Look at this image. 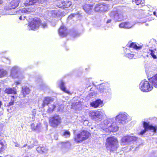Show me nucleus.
I'll list each match as a JSON object with an SVG mask.
<instances>
[{
	"label": "nucleus",
	"instance_id": "obj_1",
	"mask_svg": "<svg viewBox=\"0 0 157 157\" xmlns=\"http://www.w3.org/2000/svg\"><path fill=\"white\" fill-rule=\"evenodd\" d=\"M105 146L107 152H114L119 147L118 141L114 136L109 137L106 139Z\"/></svg>",
	"mask_w": 157,
	"mask_h": 157
},
{
	"label": "nucleus",
	"instance_id": "obj_2",
	"mask_svg": "<svg viewBox=\"0 0 157 157\" xmlns=\"http://www.w3.org/2000/svg\"><path fill=\"white\" fill-rule=\"evenodd\" d=\"M91 134L87 131L83 130L76 134L74 137V141L76 143H80L89 138Z\"/></svg>",
	"mask_w": 157,
	"mask_h": 157
},
{
	"label": "nucleus",
	"instance_id": "obj_3",
	"mask_svg": "<svg viewBox=\"0 0 157 157\" xmlns=\"http://www.w3.org/2000/svg\"><path fill=\"white\" fill-rule=\"evenodd\" d=\"M139 88L143 92H148L152 90L153 87L148 81L144 80L140 83Z\"/></svg>",
	"mask_w": 157,
	"mask_h": 157
},
{
	"label": "nucleus",
	"instance_id": "obj_4",
	"mask_svg": "<svg viewBox=\"0 0 157 157\" xmlns=\"http://www.w3.org/2000/svg\"><path fill=\"white\" fill-rule=\"evenodd\" d=\"M61 118L59 115H56L50 117L49 122L50 125L53 127H56L61 122Z\"/></svg>",
	"mask_w": 157,
	"mask_h": 157
},
{
	"label": "nucleus",
	"instance_id": "obj_5",
	"mask_svg": "<svg viewBox=\"0 0 157 157\" xmlns=\"http://www.w3.org/2000/svg\"><path fill=\"white\" fill-rule=\"evenodd\" d=\"M41 22V20L39 18L35 17L32 19L28 26L31 30H35L40 27Z\"/></svg>",
	"mask_w": 157,
	"mask_h": 157
},
{
	"label": "nucleus",
	"instance_id": "obj_6",
	"mask_svg": "<svg viewBox=\"0 0 157 157\" xmlns=\"http://www.w3.org/2000/svg\"><path fill=\"white\" fill-rule=\"evenodd\" d=\"M143 126L144 128V129L142 130L140 132L139 134L143 135L148 130H152L154 132H155L157 130V127L156 126H153L152 125L149 124V122L144 121L143 123Z\"/></svg>",
	"mask_w": 157,
	"mask_h": 157
},
{
	"label": "nucleus",
	"instance_id": "obj_7",
	"mask_svg": "<svg viewBox=\"0 0 157 157\" xmlns=\"http://www.w3.org/2000/svg\"><path fill=\"white\" fill-rule=\"evenodd\" d=\"M138 137L132 135H127L123 136L121 139V142L127 144H132L136 141Z\"/></svg>",
	"mask_w": 157,
	"mask_h": 157
},
{
	"label": "nucleus",
	"instance_id": "obj_8",
	"mask_svg": "<svg viewBox=\"0 0 157 157\" xmlns=\"http://www.w3.org/2000/svg\"><path fill=\"white\" fill-rule=\"evenodd\" d=\"M72 5V2L69 0H65L63 1L58 0L56 4V6L59 8L62 9H66L70 7Z\"/></svg>",
	"mask_w": 157,
	"mask_h": 157
},
{
	"label": "nucleus",
	"instance_id": "obj_9",
	"mask_svg": "<svg viewBox=\"0 0 157 157\" xmlns=\"http://www.w3.org/2000/svg\"><path fill=\"white\" fill-rule=\"evenodd\" d=\"M145 6L144 4L142 5L141 7H139L135 10V13L137 16L141 18H145L148 16L146 12L147 11L144 8Z\"/></svg>",
	"mask_w": 157,
	"mask_h": 157
},
{
	"label": "nucleus",
	"instance_id": "obj_10",
	"mask_svg": "<svg viewBox=\"0 0 157 157\" xmlns=\"http://www.w3.org/2000/svg\"><path fill=\"white\" fill-rule=\"evenodd\" d=\"M89 116L93 120L100 119L103 113L102 112L99 110H90L89 113Z\"/></svg>",
	"mask_w": 157,
	"mask_h": 157
},
{
	"label": "nucleus",
	"instance_id": "obj_11",
	"mask_svg": "<svg viewBox=\"0 0 157 157\" xmlns=\"http://www.w3.org/2000/svg\"><path fill=\"white\" fill-rule=\"evenodd\" d=\"M20 2V0H12L9 5L5 6V9L6 10L15 9L18 6Z\"/></svg>",
	"mask_w": 157,
	"mask_h": 157
},
{
	"label": "nucleus",
	"instance_id": "obj_12",
	"mask_svg": "<svg viewBox=\"0 0 157 157\" xmlns=\"http://www.w3.org/2000/svg\"><path fill=\"white\" fill-rule=\"evenodd\" d=\"M59 35L62 37H66L68 34L67 30L64 25L61 26L58 30Z\"/></svg>",
	"mask_w": 157,
	"mask_h": 157
},
{
	"label": "nucleus",
	"instance_id": "obj_13",
	"mask_svg": "<svg viewBox=\"0 0 157 157\" xmlns=\"http://www.w3.org/2000/svg\"><path fill=\"white\" fill-rule=\"evenodd\" d=\"M31 90L27 87H22L21 93L19 95L20 98H23L26 97L27 95L29 94L30 93Z\"/></svg>",
	"mask_w": 157,
	"mask_h": 157
},
{
	"label": "nucleus",
	"instance_id": "obj_14",
	"mask_svg": "<svg viewBox=\"0 0 157 157\" xmlns=\"http://www.w3.org/2000/svg\"><path fill=\"white\" fill-rule=\"evenodd\" d=\"M127 119V116L124 113H120L116 117V121L120 123H125Z\"/></svg>",
	"mask_w": 157,
	"mask_h": 157
},
{
	"label": "nucleus",
	"instance_id": "obj_15",
	"mask_svg": "<svg viewBox=\"0 0 157 157\" xmlns=\"http://www.w3.org/2000/svg\"><path fill=\"white\" fill-rule=\"evenodd\" d=\"M54 98L50 97H45L42 101L41 105L42 107L44 108L45 106L48 105L51 102L53 101Z\"/></svg>",
	"mask_w": 157,
	"mask_h": 157
},
{
	"label": "nucleus",
	"instance_id": "obj_16",
	"mask_svg": "<svg viewBox=\"0 0 157 157\" xmlns=\"http://www.w3.org/2000/svg\"><path fill=\"white\" fill-rule=\"evenodd\" d=\"M110 16L116 18L119 21H121L123 19L122 15L117 11L111 12L110 13Z\"/></svg>",
	"mask_w": 157,
	"mask_h": 157
},
{
	"label": "nucleus",
	"instance_id": "obj_17",
	"mask_svg": "<svg viewBox=\"0 0 157 157\" xmlns=\"http://www.w3.org/2000/svg\"><path fill=\"white\" fill-rule=\"evenodd\" d=\"M10 97V101L7 105V106L8 107L13 106L16 103V101L18 97L17 95H11Z\"/></svg>",
	"mask_w": 157,
	"mask_h": 157
},
{
	"label": "nucleus",
	"instance_id": "obj_18",
	"mask_svg": "<svg viewBox=\"0 0 157 157\" xmlns=\"http://www.w3.org/2000/svg\"><path fill=\"white\" fill-rule=\"evenodd\" d=\"M4 92L8 94H13L14 95H17V91L14 87L8 88L5 89Z\"/></svg>",
	"mask_w": 157,
	"mask_h": 157
},
{
	"label": "nucleus",
	"instance_id": "obj_19",
	"mask_svg": "<svg viewBox=\"0 0 157 157\" xmlns=\"http://www.w3.org/2000/svg\"><path fill=\"white\" fill-rule=\"evenodd\" d=\"M131 42V41H129L127 44L126 46L127 47L133 48L136 50L140 49L142 48L141 46H137L136 43Z\"/></svg>",
	"mask_w": 157,
	"mask_h": 157
},
{
	"label": "nucleus",
	"instance_id": "obj_20",
	"mask_svg": "<svg viewBox=\"0 0 157 157\" xmlns=\"http://www.w3.org/2000/svg\"><path fill=\"white\" fill-rule=\"evenodd\" d=\"M93 7V5L86 4L83 5V8L87 13H90L92 11Z\"/></svg>",
	"mask_w": 157,
	"mask_h": 157
},
{
	"label": "nucleus",
	"instance_id": "obj_21",
	"mask_svg": "<svg viewBox=\"0 0 157 157\" xmlns=\"http://www.w3.org/2000/svg\"><path fill=\"white\" fill-rule=\"evenodd\" d=\"M152 85L155 88H157V73L149 79Z\"/></svg>",
	"mask_w": 157,
	"mask_h": 157
},
{
	"label": "nucleus",
	"instance_id": "obj_22",
	"mask_svg": "<svg viewBox=\"0 0 157 157\" xmlns=\"http://www.w3.org/2000/svg\"><path fill=\"white\" fill-rule=\"evenodd\" d=\"M105 6L102 4H97L95 5L94 10L95 11H102L105 10Z\"/></svg>",
	"mask_w": 157,
	"mask_h": 157
},
{
	"label": "nucleus",
	"instance_id": "obj_23",
	"mask_svg": "<svg viewBox=\"0 0 157 157\" xmlns=\"http://www.w3.org/2000/svg\"><path fill=\"white\" fill-rule=\"evenodd\" d=\"M59 86L60 89L65 93L68 94H70V92L69 91L66 89L64 83L63 82L62 80L60 81L59 85Z\"/></svg>",
	"mask_w": 157,
	"mask_h": 157
},
{
	"label": "nucleus",
	"instance_id": "obj_24",
	"mask_svg": "<svg viewBox=\"0 0 157 157\" xmlns=\"http://www.w3.org/2000/svg\"><path fill=\"white\" fill-rule=\"evenodd\" d=\"M6 148V144L5 141L2 140H0V153L3 152Z\"/></svg>",
	"mask_w": 157,
	"mask_h": 157
},
{
	"label": "nucleus",
	"instance_id": "obj_25",
	"mask_svg": "<svg viewBox=\"0 0 157 157\" xmlns=\"http://www.w3.org/2000/svg\"><path fill=\"white\" fill-rule=\"evenodd\" d=\"M101 102L102 101L100 99H98L91 103L90 105L92 107L96 108L99 105Z\"/></svg>",
	"mask_w": 157,
	"mask_h": 157
},
{
	"label": "nucleus",
	"instance_id": "obj_26",
	"mask_svg": "<svg viewBox=\"0 0 157 157\" xmlns=\"http://www.w3.org/2000/svg\"><path fill=\"white\" fill-rule=\"evenodd\" d=\"M56 108V106L54 104H52L48 106V108L47 110V113H52Z\"/></svg>",
	"mask_w": 157,
	"mask_h": 157
},
{
	"label": "nucleus",
	"instance_id": "obj_27",
	"mask_svg": "<svg viewBox=\"0 0 157 157\" xmlns=\"http://www.w3.org/2000/svg\"><path fill=\"white\" fill-rule=\"evenodd\" d=\"M119 27L121 28L128 29L131 27V25L128 22H122L119 25Z\"/></svg>",
	"mask_w": 157,
	"mask_h": 157
},
{
	"label": "nucleus",
	"instance_id": "obj_28",
	"mask_svg": "<svg viewBox=\"0 0 157 157\" xmlns=\"http://www.w3.org/2000/svg\"><path fill=\"white\" fill-rule=\"evenodd\" d=\"M40 123H38L36 125H35V124L34 123L31 124L30 125L31 129L33 131L38 130L40 128Z\"/></svg>",
	"mask_w": 157,
	"mask_h": 157
},
{
	"label": "nucleus",
	"instance_id": "obj_29",
	"mask_svg": "<svg viewBox=\"0 0 157 157\" xmlns=\"http://www.w3.org/2000/svg\"><path fill=\"white\" fill-rule=\"evenodd\" d=\"M36 0H26L24 3V5L25 6H27L33 5L35 3V2H33V1Z\"/></svg>",
	"mask_w": 157,
	"mask_h": 157
},
{
	"label": "nucleus",
	"instance_id": "obj_30",
	"mask_svg": "<svg viewBox=\"0 0 157 157\" xmlns=\"http://www.w3.org/2000/svg\"><path fill=\"white\" fill-rule=\"evenodd\" d=\"M149 54L150 55L152 58L154 59H157V57L155 54V52L153 50L151 49H147V53H149Z\"/></svg>",
	"mask_w": 157,
	"mask_h": 157
},
{
	"label": "nucleus",
	"instance_id": "obj_31",
	"mask_svg": "<svg viewBox=\"0 0 157 157\" xmlns=\"http://www.w3.org/2000/svg\"><path fill=\"white\" fill-rule=\"evenodd\" d=\"M111 126L112 128L111 130L113 132H116L118 130V127L117 125L115 122L113 123Z\"/></svg>",
	"mask_w": 157,
	"mask_h": 157
},
{
	"label": "nucleus",
	"instance_id": "obj_32",
	"mask_svg": "<svg viewBox=\"0 0 157 157\" xmlns=\"http://www.w3.org/2000/svg\"><path fill=\"white\" fill-rule=\"evenodd\" d=\"M7 71L3 69L0 68V78H2L6 75Z\"/></svg>",
	"mask_w": 157,
	"mask_h": 157
},
{
	"label": "nucleus",
	"instance_id": "obj_33",
	"mask_svg": "<svg viewBox=\"0 0 157 157\" xmlns=\"http://www.w3.org/2000/svg\"><path fill=\"white\" fill-rule=\"evenodd\" d=\"M36 149L38 152L41 153L45 152L46 151L45 148L43 147H38Z\"/></svg>",
	"mask_w": 157,
	"mask_h": 157
},
{
	"label": "nucleus",
	"instance_id": "obj_34",
	"mask_svg": "<svg viewBox=\"0 0 157 157\" xmlns=\"http://www.w3.org/2000/svg\"><path fill=\"white\" fill-rule=\"evenodd\" d=\"M70 135V132L68 130H64L63 133V136H65L66 137H69Z\"/></svg>",
	"mask_w": 157,
	"mask_h": 157
},
{
	"label": "nucleus",
	"instance_id": "obj_35",
	"mask_svg": "<svg viewBox=\"0 0 157 157\" xmlns=\"http://www.w3.org/2000/svg\"><path fill=\"white\" fill-rule=\"evenodd\" d=\"M133 2L135 3L136 5H138L140 4L142 5V4H144L142 0H132Z\"/></svg>",
	"mask_w": 157,
	"mask_h": 157
},
{
	"label": "nucleus",
	"instance_id": "obj_36",
	"mask_svg": "<svg viewBox=\"0 0 157 157\" xmlns=\"http://www.w3.org/2000/svg\"><path fill=\"white\" fill-rule=\"evenodd\" d=\"M125 56L130 59H132L134 56V55L133 54L128 53L125 55Z\"/></svg>",
	"mask_w": 157,
	"mask_h": 157
},
{
	"label": "nucleus",
	"instance_id": "obj_37",
	"mask_svg": "<svg viewBox=\"0 0 157 157\" xmlns=\"http://www.w3.org/2000/svg\"><path fill=\"white\" fill-rule=\"evenodd\" d=\"M32 119H33L34 120L35 119V116L36 114V111L35 109H34L32 111Z\"/></svg>",
	"mask_w": 157,
	"mask_h": 157
},
{
	"label": "nucleus",
	"instance_id": "obj_38",
	"mask_svg": "<svg viewBox=\"0 0 157 157\" xmlns=\"http://www.w3.org/2000/svg\"><path fill=\"white\" fill-rule=\"evenodd\" d=\"M40 25L43 28H44L47 27V24L45 22L42 23L41 22V24H40Z\"/></svg>",
	"mask_w": 157,
	"mask_h": 157
},
{
	"label": "nucleus",
	"instance_id": "obj_39",
	"mask_svg": "<svg viewBox=\"0 0 157 157\" xmlns=\"http://www.w3.org/2000/svg\"><path fill=\"white\" fill-rule=\"evenodd\" d=\"M149 53H147V51L146 52L144 51L143 52V56L144 57H148L149 56Z\"/></svg>",
	"mask_w": 157,
	"mask_h": 157
},
{
	"label": "nucleus",
	"instance_id": "obj_40",
	"mask_svg": "<svg viewBox=\"0 0 157 157\" xmlns=\"http://www.w3.org/2000/svg\"><path fill=\"white\" fill-rule=\"evenodd\" d=\"M61 144L63 146L67 144H68L69 145H70V144L69 141H67L65 142H62Z\"/></svg>",
	"mask_w": 157,
	"mask_h": 157
},
{
	"label": "nucleus",
	"instance_id": "obj_41",
	"mask_svg": "<svg viewBox=\"0 0 157 157\" xmlns=\"http://www.w3.org/2000/svg\"><path fill=\"white\" fill-rule=\"evenodd\" d=\"M21 83V82L18 81H16L14 83L15 84V85L16 86H17L19 84H20Z\"/></svg>",
	"mask_w": 157,
	"mask_h": 157
},
{
	"label": "nucleus",
	"instance_id": "obj_42",
	"mask_svg": "<svg viewBox=\"0 0 157 157\" xmlns=\"http://www.w3.org/2000/svg\"><path fill=\"white\" fill-rule=\"evenodd\" d=\"M111 19H108L106 21L107 23H109L111 22Z\"/></svg>",
	"mask_w": 157,
	"mask_h": 157
},
{
	"label": "nucleus",
	"instance_id": "obj_43",
	"mask_svg": "<svg viewBox=\"0 0 157 157\" xmlns=\"http://www.w3.org/2000/svg\"><path fill=\"white\" fill-rule=\"evenodd\" d=\"M4 2L3 0H0V5H2Z\"/></svg>",
	"mask_w": 157,
	"mask_h": 157
},
{
	"label": "nucleus",
	"instance_id": "obj_44",
	"mask_svg": "<svg viewBox=\"0 0 157 157\" xmlns=\"http://www.w3.org/2000/svg\"><path fill=\"white\" fill-rule=\"evenodd\" d=\"M2 105V102L1 101H0V108L1 107V106Z\"/></svg>",
	"mask_w": 157,
	"mask_h": 157
},
{
	"label": "nucleus",
	"instance_id": "obj_45",
	"mask_svg": "<svg viewBox=\"0 0 157 157\" xmlns=\"http://www.w3.org/2000/svg\"><path fill=\"white\" fill-rule=\"evenodd\" d=\"M156 12H155V11H154V12H153V14H154L155 15V16H156Z\"/></svg>",
	"mask_w": 157,
	"mask_h": 157
},
{
	"label": "nucleus",
	"instance_id": "obj_46",
	"mask_svg": "<svg viewBox=\"0 0 157 157\" xmlns=\"http://www.w3.org/2000/svg\"><path fill=\"white\" fill-rule=\"evenodd\" d=\"M19 19L21 20H22V17L21 16H20L19 17Z\"/></svg>",
	"mask_w": 157,
	"mask_h": 157
},
{
	"label": "nucleus",
	"instance_id": "obj_47",
	"mask_svg": "<svg viewBox=\"0 0 157 157\" xmlns=\"http://www.w3.org/2000/svg\"><path fill=\"white\" fill-rule=\"evenodd\" d=\"M71 15H72V16H74V14H71Z\"/></svg>",
	"mask_w": 157,
	"mask_h": 157
},
{
	"label": "nucleus",
	"instance_id": "obj_48",
	"mask_svg": "<svg viewBox=\"0 0 157 157\" xmlns=\"http://www.w3.org/2000/svg\"><path fill=\"white\" fill-rule=\"evenodd\" d=\"M24 78V77L23 76H22V78Z\"/></svg>",
	"mask_w": 157,
	"mask_h": 157
},
{
	"label": "nucleus",
	"instance_id": "obj_49",
	"mask_svg": "<svg viewBox=\"0 0 157 157\" xmlns=\"http://www.w3.org/2000/svg\"><path fill=\"white\" fill-rule=\"evenodd\" d=\"M0 157H2V156H0Z\"/></svg>",
	"mask_w": 157,
	"mask_h": 157
}]
</instances>
